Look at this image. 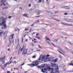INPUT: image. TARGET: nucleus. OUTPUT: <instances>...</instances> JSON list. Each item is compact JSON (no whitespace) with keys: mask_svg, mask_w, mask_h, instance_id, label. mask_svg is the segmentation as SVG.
I'll return each mask as SVG.
<instances>
[{"mask_svg":"<svg viewBox=\"0 0 73 73\" xmlns=\"http://www.w3.org/2000/svg\"><path fill=\"white\" fill-rule=\"evenodd\" d=\"M53 68H50V67H48L47 68L42 69L41 70L42 72H43V73H45V72H49V71H50L51 70L53 71Z\"/></svg>","mask_w":73,"mask_h":73,"instance_id":"obj_1","label":"nucleus"},{"mask_svg":"<svg viewBox=\"0 0 73 73\" xmlns=\"http://www.w3.org/2000/svg\"><path fill=\"white\" fill-rule=\"evenodd\" d=\"M40 60H41V57L40 56L39 58L36 61V65H38L39 64V62H40V63H43L45 62V60L42 59H41L40 61Z\"/></svg>","mask_w":73,"mask_h":73,"instance_id":"obj_2","label":"nucleus"},{"mask_svg":"<svg viewBox=\"0 0 73 73\" xmlns=\"http://www.w3.org/2000/svg\"><path fill=\"white\" fill-rule=\"evenodd\" d=\"M8 33V31H6L5 33L3 34V36H4V39H5L6 38V37H7V34Z\"/></svg>","mask_w":73,"mask_h":73,"instance_id":"obj_3","label":"nucleus"},{"mask_svg":"<svg viewBox=\"0 0 73 73\" xmlns=\"http://www.w3.org/2000/svg\"><path fill=\"white\" fill-rule=\"evenodd\" d=\"M51 64L50 65V66L51 67H52V68H55V67H56L57 66V64H54L53 63H51Z\"/></svg>","mask_w":73,"mask_h":73,"instance_id":"obj_4","label":"nucleus"},{"mask_svg":"<svg viewBox=\"0 0 73 73\" xmlns=\"http://www.w3.org/2000/svg\"><path fill=\"white\" fill-rule=\"evenodd\" d=\"M61 24H63V25H68V26H73V25H70V24H69L68 23H61Z\"/></svg>","mask_w":73,"mask_h":73,"instance_id":"obj_5","label":"nucleus"},{"mask_svg":"<svg viewBox=\"0 0 73 73\" xmlns=\"http://www.w3.org/2000/svg\"><path fill=\"white\" fill-rule=\"evenodd\" d=\"M5 22H2V24L4 27L5 28H6V27H7V25H6V24L5 23Z\"/></svg>","mask_w":73,"mask_h":73,"instance_id":"obj_6","label":"nucleus"},{"mask_svg":"<svg viewBox=\"0 0 73 73\" xmlns=\"http://www.w3.org/2000/svg\"><path fill=\"white\" fill-rule=\"evenodd\" d=\"M66 50H67L68 51V52H70V53H71L73 51H72V50L69 48H67V47H66Z\"/></svg>","mask_w":73,"mask_h":73,"instance_id":"obj_7","label":"nucleus"},{"mask_svg":"<svg viewBox=\"0 0 73 73\" xmlns=\"http://www.w3.org/2000/svg\"><path fill=\"white\" fill-rule=\"evenodd\" d=\"M5 56L3 58H0V60L1 62H2L4 59H5Z\"/></svg>","mask_w":73,"mask_h":73,"instance_id":"obj_8","label":"nucleus"},{"mask_svg":"<svg viewBox=\"0 0 73 73\" xmlns=\"http://www.w3.org/2000/svg\"><path fill=\"white\" fill-rule=\"evenodd\" d=\"M46 60H47V59L49 61H52V58L47 57L46 58Z\"/></svg>","mask_w":73,"mask_h":73,"instance_id":"obj_9","label":"nucleus"},{"mask_svg":"<svg viewBox=\"0 0 73 73\" xmlns=\"http://www.w3.org/2000/svg\"><path fill=\"white\" fill-rule=\"evenodd\" d=\"M46 12H47V13H49V14H51V15H52V14H53V13H52V12L50 11H49L47 10H46Z\"/></svg>","mask_w":73,"mask_h":73,"instance_id":"obj_10","label":"nucleus"},{"mask_svg":"<svg viewBox=\"0 0 73 73\" xmlns=\"http://www.w3.org/2000/svg\"><path fill=\"white\" fill-rule=\"evenodd\" d=\"M41 59L44 60L46 59V56H42V57Z\"/></svg>","mask_w":73,"mask_h":73,"instance_id":"obj_11","label":"nucleus"},{"mask_svg":"<svg viewBox=\"0 0 73 73\" xmlns=\"http://www.w3.org/2000/svg\"><path fill=\"white\" fill-rule=\"evenodd\" d=\"M15 36V34H13L11 35V39H10V40H12V39H13V36Z\"/></svg>","mask_w":73,"mask_h":73,"instance_id":"obj_12","label":"nucleus"},{"mask_svg":"<svg viewBox=\"0 0 73 73\" xmlns=\"http://www.w3.org/2000/svg\"><path fill=\"white\" fill-rule=\"evenodd\" d=\"M54 69L57 71L58 70V66H57L56 67H55V68H54Z\"/></svg>","mask_w":73,"mask_h":73,"instance_id":"obj_13","label":"nucleus"},{"mask_svg":"<svg viewBox=\"0 0 73 73\" xmlns=\"http://www.w3.org/2000/svg\"><path fill=\"white\" fill-rule=\"evenodd\" d=\"M36 61L35 62V64H30V65L31 66H37V65H36Z\"/></svg>","mask_w":73,"mask_h":73,"instance_id":"obj_14","label":"nucleus"},{"mask_svg":"<svg viewBox=\"0 0 73 73\" xmlns=\"http://www.w3.org/2000/svg\"><path fill=\"white\" fill-rule=\"evenodd\" d=\"M9 41H10V43L9 44L8 46V47H9V46H11V40H10V38H9Z\"/></svg>","mask_w":73,"mask_h":73,"instance_id":"obj_15","label":"nucleus"},{"mask_svg":"<svg viewBox=\"0 0 73 73\" xmlns=\"http://www.w3.org/2000/svg\"><path fill=\"white\" fill-rule=\"evenodd\" d=\"M45 39L46 40H48V41H50V39L48 38V37H47V36H46V37L45 38Z\"/></svg>","mask_w":73,"mask_h":73,"instance_id":"obj_16","label":"nucleus"},{"mask_svg":"<svg viewBox=\"0 0 73 73\" xmlns=\"http://www.w3.org/2000/svg\"><path fill=\"white\" fill-rule=\"evenodd\" d=\"M67 21H68V22H70L72 23L73 20L72 19H69Z\"/></svg>","mask_w":73,"mask_h":73,"instance_id":"obj_17","label":"nucleus"},{"mask_svg":"<svg viewBox=\"0 0 73 73\" xmlns=\"http://www.w3.org/2000/svg\"><path fill=\"white\" fill-rule=\"evenodd\" d=\"M7 19V18L6 17L5 18H4L3 20V22H5V21H6V20Z\"/></svg>","mask_w":73,"mask_h":73,"instance_id":"obj_18","label":"nucleus"},{"mask_svg":"<svg viewBox=\"0 0 73 73\" xmlns=\"http://www.w3.org/2000/svg\"><path fill=\"white\" fill-rule=\"evenodd\" d=\"M18 44L17 46V47H16V49H19V48H20V45H19V44L18 43Z\"/></svg>","mask_w":73,"mask_h":73,"instance_id":"obj_19","label":"nucleus"},{"mask_svg":"<svg viewBox=\"0 0 73 73\" xmlns=\"http://www.w3.org/2000/svg\"><path fill=\"white\" fill-rule=\"evenodd\" d=\"M45 64H43L41 65V67L42 68H44V66H45Z\"/></svg>","mask_w":73,"mask_h":73,"instance_id":"obj_20","label":"nucleus"},{"mask_svg":"<svg viewBox=\"0 0 73 73\" xmlns=\"http://www.w3.org/2000/svg\"><path fill=\"white\" fill-rule=\"evenodd\" d=\"M4 32H0V37H1L2 35L3 34Z\"/></svg>","mask_w":73,"mask_h":73,"instance_id":"obj_21","label":"nucleus"},{"mask_svg":"<svg viewBox=\"0 0 73 73\" xmlns=\"http://www.w3.org/2000/svg\"><path fill=\"white\" fill-rule=\"evenodd\" d=\"M37 67L38 69H41L42 68L41 66H38V65H37Z\"/></svg>","mask_w":73,"mask_h":73,"instance_id":"obj_22","label":"nucleus"},{"mask_svg":"<svg viewBox=\"0 0 73 73\" xmlns=\"http://www.w3.org/2000/svg\"><path fill=\"white\" fill-rule=\"evenodd\" d=\"M27 51H26L25 52V51H23V54H27Z\"/></svg>","mask_w":73,"mask_h":73,"instance_id":"obj_23","label":"nucleus"},{"mask_svg":"<svg viewBox=\"0 0 73 73\" xmlns=\"http://www.w3.org/2000/svg\"><path fill=\"white\" fill-rule=\"evenodd\" d=\"M1 3H5V0H1Z\"/></svg>","mask_w":73,"mask_h":73,"instance_id":"obj_24","label":"nucleus"},{"mask_svg":"<svg viewBox=\"0 0 73 73\" xmlns=\"http://www.w3.org/2000/svg\"><path fill=\"white\" fill-rule=\"evenodd\" d=\"M58 49H59V50H60L61 52H64V51L63 50H62L61 48L60 47H59V48H58Z\"/></svg>","mask_w":73,"mask_h":73,"instance_id":"obj_25","label":"nucleus"},{"mask_svg":"<svg viewBox=\"0 0 73 73\" xmlns=\"http://www.w3.org/2000/svg\"><path fill=\"white\" fill-rule=\"evenodd\" d=\"M40 11H39L38 12H37L36 13V15H40Z\"/></svg>","mask_w":73,"mask_h":73,"instance_id":"obj_26","label":"nucleus"},{"mask_svg":"<svg viewBox=\"0 0 73 73\" xmlns=\"http://www.w3.org/2000/svg\"><path fill=\"white\" fill-rule=\"evenodd\" d=\"M8 9V7H4L3 8V9L4 10V9Z\"/></svg>","mask_w":73,"mask_h":73,"instance_id":"obj_27","label":"nucleus"},{"mask_svg":"<svg viewBox=\"0 0 73 73\" xmlns=\"http://www.w3.org/2000/svg\"><path fill=\"white\" fill-rule=\"evenodd\" d=\"M56 62L54 61V60H53L51 62V64H52V63H53V64H54Z\"/></svg>","mask_w":73,"mask_h":73,"instance_id":"obj_28","label":"nucleus"},{"mask_svg":"<svg viewBox=\"0 0 73 73\" xmlns=\"http://www.w3.org/2000/svg\"><path fill=\"white\" fill-rule=\"evenodd\" d=\"M53 25H54V23H52L51 24H50L49 25V26L50 27H52V26H53Z\"/></svg>","mask_w":73,"mask_h":73,"instance_id":"obj_29","label":"nucleus"},{"mask_svg":"<svg viewBox=\"0 0 73 73\" xmlns=\"http://www.w3.org/2000/svg\"><path fill=\"white\" fill-rule=\"evenodd\" d=\"M42 31H43V32H45L46 31V29H43L42 30Z\"/></svg>","mask_w":73,"mask_h":73,"instance_id":"obj_30","label":"nucleus"},{"mask_svg":"<svg viewBox=\"0 0 73 73\" xmlns=\"http://www.w3.org/2000/svg\"><path fill=\"white\" fill-rule=\"evenodd\" d=\"M58 38H57L54 40V42H57L58 41Z\"/></svg>","mask_w":73,"mask_h":73,"instance_id":"obj_31","label":"nucleus"},{"mask_svg":"<svg viewBox=\"0 0 73 73\" xmlns=\"http://www.w3.org/2000/svg\"><path fill=\"white\" fill-rule=\"evenodd\" d=\"M19 31V29H18V28H17L15 30V31Z\"/></svg>","mask_w":73,"mask_h":73,"instance_id":"obj_32","label":"nucleus"},{"mask_svg":"<svg viewBox=\"0 0 73 73\" xmlns=\"http://www.w3.org/2000/svg\"><path fill=\"white\" fill-rule=\"evenodd\" d=\"M23 16H25V17H27V14H23L22 15Z\"/></svg>","mask_w":73,"mask_h":73,"instance_id":"obj_33","label":"nucleus"},{"mask_svg":"<svg viewBox=\"0 0 73 73\" xmlns=\"http://www.w3.org/2000/svg\"><path fill=\"white\" fill-rule=\"evenodd\" d=\"M38 47L40 48V49H42V48L41 47V46H40V45H38Z\"/></svg>","mask_w":73,"mask_h":73,"instance_id":"obj_34","label":"nucleus"},{"mask_svg":"<svg viewBox=\"0 0 73 73\" xmlns=\"http://www.w3.org/2000/svg\"><path fill=\"white\" fill-rule=\"evenodd\" d=\"M35 37L36 38H37L38 39V40H40V38H39L38 36H35Z\"/></svg>","mask_w":73,"mask_h":73,"instance_id":"obj_35","label":"nucleus"},{"mask_svg":"<svg viewBox=\"0 0 73 73\" xmlns=\"http://www.w3.org/2000/svg\"><path fill=\"white\" fill-rule=\"evenodd\" d=\"M7 65L6 64H5L3 67L4 68H6V67H7Z\"/></svg>","mask_w":73,"mask_h":73,"instance_id":"obj_36","label":"nucleus"},{"mask_svg":"<svg viewBox=\"0 0 73 73\" xmlns=\"http://www.w3.org/2000/svg\"><path fill=\"white\" fill-rule=\"evenodd\" d=\"M63 66H64V65L62 64V65H60L59 66L60 68H61V67H62Z\"/></svg>","mask_w":73,"mask_h":73,"instance_id":"obj_37","label":"nucleus"},{"mask_svg":"<svg viewBox=\"0 0 73 73\" xmlns=\"http://www.w3.org/2000/svg\"><path fill=\"white\" fill-rule=\"evenodd\" d=\"M41 16H42V15H40V16H36L35 17H41Z\"/></svg>","mask_w":73,"mask_h":73,"instance_id":"obj_38","label":"nucleus"},{"mask_svg":"<svg viewBox=\"0 0 73 73\" xmlns=\"http://www.w3.org/2000/svg\"><path fill=\"white\" fill-rule=\"evenodd\" d=\"M3 22H2V23H0V26H3Z\"/></svg>","mask_w":73,"mask_h":73,"instance_id":"obj_39","label":"nucleus"},{"mask_svg":"<svg viewBox=\"0 0 73 73\" xmlns=\"http://www.w3.org/2000/svg\"><path fill=\"white\" fill-rule=\"evenodd\" d=\"M55 73H60V72L59 71H56Z\"/></svg>","mask_w":73,"mask_h":73,"instance_id":"obj_40","label":"nucleus"},{"mask_svg":"<svg viewBox=\"0 0 73 73\" xmlns=\"http://www.w3.org/2000/svg\"><path fill=\"white\" fill-rule=\"evenodd\" d=\"M36 55H34V56H33V58H36Z\"/></svg>","mask_w":73,"mask_h":73,"instance_id":"obj_41","label":"nucleus"},{"mask_svg":"<svg viewBox=\"0 0 73 73\" xmlns=\"http://www.w3.org/2000/svg\"><path fill=\"white\" fill-rule=\"evenodd\" d=\"M38 1L39 3H41V1H42V0H39Z\"/></svg>","mask_w":73,"mask_h":73,"instance_id":"obj_42","label":"nucleus"},{"mask_svg":"<svg viewBox=\"0 0 73 73\" xmlns=\"http://www.w3.org/2000/svg\"><path fill=\"white\" fill-rule=\"evenodd\" d=\"M64 7H68L67 6H64V7H61V8H64Z\"/></svg>","mask_w":73,"mask_h":73,"instance_id":"obj_43","label":"nucleus"},{"mask_svg":"<svg viewBox=\"0 0 73 73\" xmlns=\"http://www.w3.org/2000/svg\"><path fill=\"white\" fill-rule=\"evenodd\" d=\"M54 61L55 62H56V61H57V60L56 59H55V60H54Z\"/></svg>","mask_w":73,"mask_h":73,"instance_id":"obj_44","label":"nucleus"},{"mask_svg":"<svg viewBox=\"0 0 73 73\" xmlns=\"http://www.w3.org/2000/svg\"><path fill=\"white\" fill-rule=\"evenodd\" d=\"M28 29H29L27 28V29H25V31H28Z\"/></svg>","mask_w":73,"mask_h":73,"instance_id":"obj_45","label":"nucleus"},{"mask_svg":"<svg viewBox=\"0 0 73 73\" xmlns=\"http://www.w3.org/2000/svg\"><path fill=\"white\" fill-rule=\"evenodd\" d=\"M24 64H25V63L24 62L23 63V64H21V66H23V65H24Z\"/></svg>","mask_w":73,"mask_h":73,"instance_id":"obj_46","label":"nucleus"},{"mask_svg":"<svg viewBox=\"0 0 73 73\" xmlns=\"http://www.w3.org/2000/svg\"><path fill=\"white\" fill-rule=\"evenodd\" d=\"M29 7H31V4H29Z\"/></svg>","mask_w":73,"mask_h":73,"instance_id":"obj_47","label":"nucleus"},{"mask_svg":"<svg viewBox=\"0 0 73 73\" xmlns=\"http://www.w3.org/2000/svg\"><path fill=\"white\" fill-rule=\"evenodd\" d=\"M11 64V62H8V65H9V64Z\"/></svg>","mask_w":73,"mask_h":73,"instance_id":"obj_48","label":"nucleus"},{"mask_svg":"<svg viewBox=\"0 0 73 73\" xmlns=\"http://www.w3.org/2000/svg\"><path fill=\"white\" fill-rule=\"evenodd\" d=\"M14 69H16L17 70H18V69H19V68H14Z\"/></svg>","mask_w":73,"mask_h":73,"instance_id":"obj_49","label":"nucleus"},{"mask_svg":"<svg viewBox=\"0 0 73 73\" xmlns=\"http://www.w3.org/2000/svg\"><path fill=\"white\" fill-rule=\"evenodd\" d=\"M27 36V34H25V35H24V37H25V36Z\"/></svg>","mask_w":73,"mask_h":73,"instance_id":"obj_50","label":"nucleus"},{"mask_svg":"<svg viewBox=\"0 0 73 73\" xmlns=\"http://www.w3.org/2000/svg\"><path fill=\"white\" fill-rule=\"evenodd\" d=\"M39 22V21H37L36 23H38Z\"/></svg>","mask_w":73,"mask_h":73,"instance_id":"obj_51","label":"nucleus"},{"mask_svg":"<svg viewBox=\"0 0 73 73\" xmlns=\"http://www.w3.org/2000/svg\"><path fill=\"white\" fill-rule=\"evenodd\" d=\"M58 52H59V53H62V52H60V51L59 50H58Z\"/></svg>","mask_w":73,"mask_h":73,"instance_id":"obj_52","label":"nucleus"},{"mask_svg":"<svg viewBox=\"0 0 73 73\" xmlns=\"http://www.w3.org/2000/svg\"><path fill=\"white\" fill-rule=\"evenodd\" d=\"M36 36H38V35H39V33H36Z\"/></svg>","mask_w":73,"mask_h":73,"instance_id":"obj_53","label":"nucleus"},{"mask_svg":"<svg viewBox=\"0 0 73 73\" xmlns=\"http://www.w3.org/2000/svg\"><path fill=\"white\" fill-rule=\"evenodd\" d=\"M11 17H12V16H9L8 17L9 19H11Z\"/></svg>","mask_w":73,"mask_h":73,"instance_id":"obj_54","label":"nucleus"},{"mask_svg":"<svg viewBox=\"0 0 73 73\" xmlns=\"http://www.w3.org/2000/svg\"><path fill=\"white\" fill-rule=\"evenodd\" d=\"M47 43H48V44H50V45L51 44L50 43V42H47Z\"/></svg>","mask_w":73,"mask_h":73,"instance_id":"obj_55","label":"nucleus"},{"mask_svg":"<svg viewBox=\"0 0 73 73\" xmlns=\"http://www.w3.org/2000/svg\"><path fill=\"white\" fill-rule=\"evenodd\" d=\"M23 47L21 49V51H23Z\"/></svg>","mask_w":73,"mask_h":73,"instance_id":"obj_56","label":"nucleus"},{"mask_svg":"<svg viewBox=\"0 0 73 73\" xmlns=\"http://www.w3.org/2000/svg\"><path fill=\"white\" fill-rule=\"evenodd\" d=\"M14 63H13V64H15V63H17V62L16 61H14Z\"/></svg>","mask_w":73,"mask_h":73,"instance_id":"obj_57","label":"nucleus"},{"mask_svg":"<svg viewBox=\"0 0 73 73\" xmlns=\"http://www.w3.org/2000/svg\"><path fill=\"white\" fill-rule=\"evenodd\" d=\"M13 43H14V39H13Z\"/></svg>","mask_w":73,"mask_h":73,"instance_id":"obj_58","label":"nucleus"},{"mask_svg":"<svg viewBox=\"0 0 73 73\" xmlns=\"http://www.w3.org/2000/svg\"><path fill=\"white\" fill-rule=\"evenodd\" d=\"M13 61L12 60H11L10 61V62H11V63H12V62Z\"/></svg>","mask_w":73,"mask_h":73,"instance_id":"obj_59","label":"nucleus"},{"mask_svg":"<svg viewBox=\"0 0 73 73\" xmlns=\"http://www.w3.org/2000/svg\"><path fill=\"white\" fill-rule=\"evenodd\" d=\"M34 42H35V43H37V41H34Z\"/></svg>","mask_w":73,"mask_h":73,"instance_id":"obj_60","label":"nucleus"},{"mask_svg":"<svg viewBox=\"0 0 73 73\" xmlns=\"http://www.w3.org/2000/svg\"><path fill=\"white\" fill-rule=\"evenodd\" d=\"M31 45L33 46V47H34V46H35V45H33V44H31Z\"/></svg>","mask_w":73,"mask_h":73,"instance_id":"obj_61","label":"nucleus"},{"mask_svg":"<svg viewBox=\"0 0 73 73\" xmlns=\"http://www.w3.org/2000/svg\"><path fill=\"white\" fill-rule=\"evenodd\" d=\"M4 18V17H2V18H1V19H3Z\"/></svg>","mask_w":73,"mask_h":73,"instance_id":"obj_62","label":"nucleus"},{"mask_svg":"<svg viewBox=\"0 0 73 73\" xmlns=\"http://www.w3.org/2000/svg\"><path fill=\"white\" fill-rule=\"evenodd\" d=\"M51 73H54V72L53 71H52L51 72Z\"/></svg>","mask_w":73,"mask_h":73,"instance_id":"obj_63","label":"nucleus"},{"mask_svg":"<svg viewBox=\"0 0 73 73\" xmlns=\"http://www.w3.org/2000/svg\"><path fill=\"white\" fill-rule=\"evenodd\" d=\"M72 62V63H73V60H72L71 62Z\"/></svg>","mask_w":73,"mask_h":73,"instance_id":"obj_64","label":"nucleus"}]
</instances>
